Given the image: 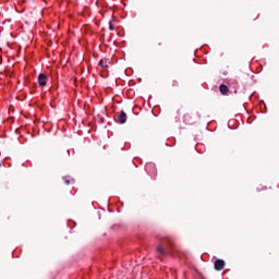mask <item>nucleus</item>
I'll return each instance as SVG.
<instances>
[{
    "label": "nucleus",
    "instance_id": "1",
    "mask_svg": "<svg viewBox=\"0 0 279 279\" xmlns=\"http://www.w3.org/2000/svg\"><path fill=\"white\" fill-rule=\"evenodd\" d=\"M171 250H173V241L169 238L162 240V242L157 246V252L160 256H169V254H171Z\"/></svg>",
    "mask_w": 279,
    "mask_h": 279
},
{
    "label": "nucleus",
    "instance_id": "2",
    "mask_svg": "<svg viewBox=\"0 0 279 279\" xmlns=\"http://www.w3.org/2000/svg\"><path fill=\"white\" fill-rule=\"evenodd\" d=\"M183 121L187 125H193V123L199 121V113H197V111L187 112L184 114Z\"/></svg>",
    "mask_w": 279,
    "mask_h": 279
},
{
    "label": "nucleus",
    "instance_id": "3",
    "mask_svg": "<svg viewBox=\"0 0 279 279\" xmlns=\"http://www.w3.org/2000/svg\"><path fill=\"white\" fill-rule=\"evenodd\" d=\"M114 119L118 123H125L128 121V114L125 111H121L114 116Z\"/></svg>",
    "mask_w": 279,
    "mask_h": 279
},
{
    "label": "nucleus",
    "instance_id": "4",
    "mask_svg": "<svg viewBox=\"0 0 279 279\" xmlns=\"http://www.w3.org/2000/svg\"><path fill=\"white\" fill-rule=\"evenodd\" d=\"M145 170H146L148 175H151V177L156 175V165L147 163L145 166Z\"/></svg>",
    "mask_w": 279,
    "mask_h": 279
},
{
    "label": "nucleus",
    "instance_id": "5",
    "mask_svg": "<svg viewBox=\"0 0 279 279\" xmlns=\"http://www.w3.org/2000/svg\"><path fill=\"white\" fill-rule=\"evenodd\" d=\"M214 265L216 271H222V269L226 267V262L223 259H216Z\"/></svg>",
    "mask_w": 279,
    "mask_h": 279
},
{
    "label": "nucleus",
    "instance_id": "6",
    "mask_svg": "<svg viewBox=\"0 0 279 279\" xmlns=\"http://www.w3.org/2000/svg\"><path fill=\"white\" fill-rule=\"evenodd\" d=\"M47 75L46 74H39L38 75V84H39V86H41V87H45V86H47Z\"/></svg>",
    "mask_w": 279,
    "mask_h": 279
},
{
    "label": "nucleus",
    "instance_id": "7",
    "mask_svg": "<svg viewBox=\"0 0 279 279\" xmlns=\"http://www.w3.org/2000/svg\"><path fill=\"white\" fill-rule=\"evenodd\" d=\"M98 65H100L101 69H105V71H106V69H108V66H110V60H108V59H101V60L99 61Z\"/></svg>",
    "mask_w": 279,
    "mask_h": 279
},
{
    "label": "nucleus",
    "instance_id": "8",
    "mask_svg": "<svg viewBox=\"0 0 279 279\" xmlns=\"http://www.w3.org/2000/svg\"><path fill=\"white\" fill-rule=\"evenodd\" d=\"M229 90L230 89L225 84L220 85V93H221V95H228Z\"/></svg>",
    "mask_w": 279,
    "mask_h": 279
},
{
    "label": "nucleus",
    "instance_id": "9",
    "mask_svg": "<svg viewBox=\"0 0 279 279\" xmlns=\"http://www.w3.org/2000/svg\"><path fill=\"white\" fill-rule=\"evenodd\" d=\"M63 182H64V184H66L69 186V184H73L75 182V180L72 178H69V177H64Z\"/></svg>",
    "mask_w": 279,
    "mask_h": 279
},
{
    "label": "nucleus",
    "instance_id": "10",
    "mask_svg": "<svg viewBox=\"0 0 279 279\" xmlns=\"http://www.w3.org/2000/svg\"><path fill=\"white\" fill-rule=\"evenodd\" d=\"M109 29H110L111 32H114V25H112V22H109Z\"/></svg>",
    "mask_w": 279,
    "mask_h": 279
},
{
    "label": "nucleus",
    "instance_id": "11",
    "mask_svg": "<svg viewBox=\"0 0 279 279\" xmlns=\"http://www.w3.org/2000/svg\"><path fill=\"white\" fill-rule=\"evenodd\" d=\"M172 86H178V81H173Z\"/></svg>",
    "mask_w": 279,
    "mask_h": 279
}]
</instances>
